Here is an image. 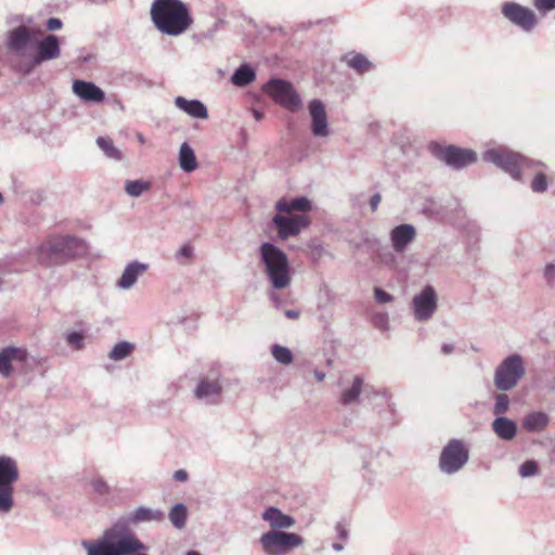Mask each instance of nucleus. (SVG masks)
<instances>
[{
  "label": "nucleus",
  "instance_id": "1",
  "mask_svg": "<svg viewBox=\"0 0 555 555\" xmlns=\"http://www.w3.org/2000/svg\"><path fill=\"white\" fill-rule=\"evenodd\" d=\"M151 18L162 34L172 37L184 34L193 24L190 9L181 0H154Z\"/></svg>",
  "mask_w": 555,
  "mask_h": 555
},
{
  "label": "nucleus",
  "instance_id": "2",
  "mask_svg": "<svg viewBox=\"0 0 555 555\" xmlns=\"http://www.w3.org/2000/svg\"><path fill=\"white\" fill-rule=\"evenodd\" d=\"M86 253L82 240L65 235L43 242L37 247V260L40 264L51 268L61 266Z\"/></svg>",
  "mask_w": 555,
  "mask_h": 555
},
{
  "label": "nucleus",
  "instance_id": "3",
  "mask_svg": "<svg viewBox=\"0 0 555 555\" xmlns=\"http://www.w3.org/2000/svg\"><path fill=\"white\" fill-rule=\"evenodd\" d=\"M259 257L272 287H287L291 283V267L286 254L273 243L264 242L259 247Z\"/></svg>",
  "mask_w": 555,
  "mask_h": 555
},
{
  "label": "nucleus",
  "instance_id": "4",
  "mask_svg": "<svg viewBox=\"0 0 555 555\" xmlns=\"http://www.w3.org/2000/svg\"><path fill=\"white\" fill-rule=\"evenodd\" d=\"M482 159L486 163L495 165L498 168L508 173L514 180L518 181L522 179L524 169L543 165L540 162L534 163L505 146L488 149L483 152Z\"/></svg>",
  "mask_w": 555,
  "mask_h": 555
},
{
  "label": "nucleus",
  "instance_id": "5",
  "mask_svg": "<svg viewBox=\"0 0 555 555\" xmlns=\"http://www.w3.org/2000/svg\"><path fill=\"white\" fill-rule=\"evenodd\" d=\"M20 478L16 461L8 455H0V513L8 514L14 506V485Z\"/></svg>",
  "mask_w": 555,
  "mask_h": 555
},
{
  "label": "nucleus",
  "instance_id": "6",
  "mask_svg": "<svg viewBox=\"0 0 555 555\" xmlns=\"http://www.w3.org/2000/svg\"><path fill=\"white\" fill-rule=\"evenodd\" d=\"M525 373L522 357L518 353L509 354L495 369L494 386L500 391H509L518 385Z\"/></svg>",
  "mask_w": 555,
  "mask_h": 555
},
{
  "label": "nucleus",
  "instance_id": "7",
  "mask_svg": "<svg viewBox=\"0 0 555 555\" xmlns=\"http://www.w3.org/2000/svg\"><path fill=\"white\" fill-rule=\"evenodd\" d=\"M469 460V449L461 439H450L442 448L438 467L444 475H454L462 470Z\"/></svg>",
  "mask_w": 555,
  "mask_h": 555
},
{
  "label": "nucleus",
  "instance_id": "8",
  "mask_svg": "<svg viewBox=\"0 0 555 555\" xmlns=\"http://www.w3.org/2000/svg\"><path fill=\"white\" fill-rule=\"evenodd\" d=\"M429 152L438 160L444 163L452 169H463L477 162V153L469 149L459 147L456 145H442L438 142H430Z\"/></svg>",
  "mask_w": 555,
  "mask_h": 555
},
{
  "label": "nucleus",
  "instance_id": "9",
  "mask_svg": "<svg viewBox=\"0 0 555 555\" xmlns=\"http://www.w3.org/2000/svg\"><path fill=\"white\" fill-rule=\"evenodd\" d=\"M259 543L266 555H285L304 544L301 535L284 530H270L263 533Z\"/></svg>",
  "mask_w": 555,
  "mask_h": 555
},
{
  "label": "nucleus",
  "instance_id": "10",
  "mask_svg": "<svg viewBox=\"0 0 555 555\" xmlns=\"http://www.w3.org/2000/svg\"><path fill=\"white\" fill-rule=\"evenodd\" d=\"M263 91L272 98L276 104L289 112H297L302 106L300 95L287 80L280 78L270 79L264 85Z\"/></svg>",
  "mask_w": 555,
  "mask_h": 555
},
{
  "label": "nucleus",
  "instance_id": "11",
  "mask_svg": "<svg viewBox=\"0 0 555 555\" xmlns=\"http://www.w3.org/2000/svg\"><path fill=\"white\" fill-rule=\"evenodd\" d=\"M501 12L505 18L512 24L521 28L526 33H530L538 24L535 13L517 2H504Z\"/></svg>",
  "mask_w": 555,
  "mask_h": 555
},
{
  "label": "nucleus",
  "instance_id": "12",
  "mask_svg": "<svg viewBox=\"0 0 555 555\" xmlns=\"http://www.w3.org/2000/svg\"><path fill=\"white\" fill-rule=\"evenodd\" d=\"M275 214L272 218V225L278 231L280 238L287 240L297 236L302 229L309 227L311 220L306 215H282Z\"/></svg>",
  "mask_w": 555,
  "mask_h": 555
},
{
  "label": "nucleus",
  "instance_id": "13",
  "mask_svg": "<svg viewBox=\"0 0 555 555\" xmlns=\"http://www.w3.org/2000/svg\"><path fill=\"white\" fill-rule=\"evenodd\" d=\"M415 320L427 321L437 310V294L431 285H426L422 292L412 299Z\"/></svg>",
  "mask_w": 555,
  "mask_h": 555
},
{
  "label": "nucleus",
  "instance_id": "14",
  "mask_svg": "<svg viewBox=\"0 0 555 555\" xmlns=\"http://www.w3.org/2000/svg\"><path fill=\"white\" fill-rule=\"evenodd\" d=\"M61 55V40L56 35L48 34L35 43L33 65L39 66L44 62L56 60Z\"/></svg>",
  "mask_w": 555,
  "mask_h": 555
},
{
  "label": "nucleus",
  "instance_id": "15",
  "mask_svg": "<svg viewBox=\"0 0 555 555\" xmlns=\"http://www.w3.org/2000/svg\"><path fill=\"white\" fill-rule=\"evenodd\" d=\"M223 387L219 382V374L212 373L211 376L201 377L194 390L196 399L205 401L208 404H217L220 401Z\"/></svg>",
  "mask_w": 555,
  "mask_h": 555
},
{
  "label": "nucleus",
  "instance_id": "16",
  "mask_svg": "<svg viewBox=\"0 0 555 555\" xmlns=\"http://www.w3.org/2000/svg\"><path fill=\"white\" fill-rule=\"evenodd\" d=\"M363 395L369 401L375 400V396H379V390L372 385L365 384L361 376H354L349 388L343 390L339 402L343 405H350L359 402L360 396Z\"/></svg>",
  "mask_w": 555,
  "mask_h": 555
},
{
  "label": "nucleus",
  "instance_id": "17",
  "mask_svg": "<svg viewBox=\"0 0 555 555\" xmlns=\"http://www.w3.org/2000/svg\"><path fill=\"white\" fill-rule=\"evenodd\" d=\"M308 109L311 117L312 134L317 138L327 137L330 134V125L323 102L314 99L309 102Z\"/></svg>",
  "mask_w": 555,
  "mask_h": 555
},
{
  "label": "nucleus",
  "instance_id": "18",
  "mask_svg": "<svg viewBox=\"0 0 555 555\" xmlns=\"http://www.w3.org/2000/svg\"><path fill=\"white\" fill-rule=\"evenodd\" d=\"M416 238V229L410 223H402L390 231V242L393 250L402 254Z\"/></svg>",
  "mask_w": 555,
  "mask_h": 555
},
{
  "label": "nucleus",
  "instance_id": "19",
  "mask_svg": "<svg viewBox=\"0 0 555 555\" xmlns=\"http://www.w3.org/2000/svg\"><path fill=\"white\" fill-rule=\"evenodd\" d=\"M34 42V33L25 25H20L8 34L7 47L12 52L20 54Z\"/></svg>",
  "mask_w": 555,
  "mask_h": 555
},
{
  "label": "nucleus",
  "instance_id": "20",
  "mask_svg": "<svg viewBox=\"0 0 555 555\" xmlns=\"http://www.w3.org/2000/svg\"><path fill=\"white\" fill-rule=\"evenodd\" d=\"M28 352L24 348L9 346L0 351V374L3 377H10L13 373L12 362H26Z\"/></svg>",
  "mask_w": 555,
  "mask_h": 555
},
{
  "label": "nucleus",
  "instance_id": "21",
  "mask_svg": "<svg viewBox=\"0 0 555 555\" xmlns=\"http://www.w3.org/2000/svg\"><path fill=\"white\" fill-rule=\"evenodd\" d=\"M73 92L86 103H102L105 100L104 91L91 81L74 80Z\"/></svg>",
  "mask_w": 555,
  "mask_h": 555
},
{
  "label": "nucleus",
  "instance_id": "22",
  "mask_svg": "<svg viewBox=\"0 0 555 555\" xmlns=\"http://www.w3.org/2000/svg\"><path fill=\"white\" fill-rule=\"evenodd\" d=\"M375 399L378 400L377 405L382 408L378 411L380 430L391 428L397 424L396 410L387 391L379 390V396H375Z\"/></svg>",
  "mask_w": 555,
  "mask_h": 555
},
{
  "label": "nucleus",
  "instance_id": "23",
  "mask_svg": "<svg viewBox=\"0 0 555 555\" xmlns=\"http://www.w3.org/2000/svg\"><path fill=\"white\" fill-rule=\"evenodd\" d=\"M262 519L268 521L271 530L288 529L295 525V519L291 515L284 514L279 507L269 506L261 515Z\"/></svg>",
  "mask_w": 555,
  "mask_h": 555
},
{
  "label": "nucleus",
  "instance_id": "24",
  "mask_svg": "<svg viewBox=\"0 0 555 555\" xmlns=\"http://www.w3.org/2000/svg\"><path fill=\"white\" fill-rule=\"evenodd\" d=\"M147 269L149 264L137 260L128 263L120 279L117 281V286L121 289L131 288L137 283L138 278L147 271Z\"/></svg>",
  "mask_w": 555,
  "mask_h": 555
},
{
  "label": "nucleus",
  "instance_id": "25",
  "mask_svg": "<svg viewBox=\"0 0 555 555\" xmlns=\"http://www.w3.org/2000/svg\"><path fill=\"white\" fill-rule=\"evenodd\" d=\"M175 104L180 111L186 113L193 118L207 119L209 117L206 105L199 100H188L183 96H177L175 99Z\"/></svg>",
  "mask_w": 555,
  "mask_h": 555
},
{
  "label": "nucleus",
  "instance_id": "26",
  "mask_svg": "<svg viewBox=\"0 0 555 555\" xmlns=\"http://www.w3.org/2000/svg\"><path fill=\"white\" fill-rule=\"evenodd\" d=\"M492 431L503 441H512L518 433L515 421L506 416L495 417L491 424Z\"/></svg>",
  "mask_w": 555,
  "mask_h": 555
},
{
  "label": "nucleus",
  "instance_id": "27",
  "mask_svg": "<svg viewBox=\"0 0 555 555\" xmlns=\"http://www.w3.org/2000/svg\"><path fill=\"white\" fill-rule=\"evenodd\" d=\"M312 208L311 202L305 196H298L291 199L281 198L275 204V209L279 212H284L288 215H293L292 212L298 211L304 215L307 211H310Z\"/></svg>",
  "mask_w": 555,
  "mask_h": 555
},
{
  "label": "nucleus",
  "instance_id": "28",
  "mask_svg": "<svg viewBox=\"0 0 555 555\" xmlns=\"http://www.w3.org/2000/svg\"><path fill=\"white\" fill-rule=\"evenodd\" d=\"M550 424V417L545 412L534 411L526 414L522 418V428L528 433H541Z\"/></svg>",
  "mask_w": 555,
  "mask_h": 555
},
{
  "label": "nucleus",
  "instance_id": "29",
  "mask_svg": "<svg viewBox=\"0 0 555 555\" xmlns=\"http://www.w3.org/2000/svg\"><path fill=\"white\" fill-rule=\"evenodd\" d=\"M343 61L359 75L365 74L373 68L372 62L364 54L359 52H351L344 55Z\"/></svg>",
  "mask_w": 555,
  "mask_h": 555
},
{
  "label": "nucleus",
  "instance_id": "30",
  "mask_svg": "<svg viewBox=\"0 0 555 555\" xmlns=\"http://www.w3.org/2000/svg\"><path fill=\"white\" fill-rule=\"evenodd\" d=\"M179 165L185 172H192L197 168V160L193 149L183 142L179 151Z\"/></svg>",
  "mask_w": 555,
  "mask_h": 555
},
{
  "label": "nucleus",
  "instance_id": "31",
  "mask_svg": "<svg viewBox=\"0 0 555 555\" xmlns=\"http://www.w3.org/2000/svg\"><path fill=\"white\" fill-rule=\"evenodd\" d=\"M256 79V73L254 68L248 64H242L238 66L232 77L231 81L236 87H246Z\"/></svg>",
  "mask_w": 555,
  "mask_h": 555
},
{
  "label": "nucleus",
  "instance_id": "32",
  "mask_svg": "<svg viewBox=\"0 0 555 555\" xmlns=\"http://www.w3.org/2000/svg\"><path fill=\"white\" fill-rule=\"evenodd\" d=\"M168 518L175 528H184L188 519V507L185 506V504H175L168 514Z\"/></svg>",
  "mask_w": 555,
  "mask_h": 555
},
{
  "label": "nucleus",
  "instance_id": "33",
  "mask_svg": "<svg viewBox=\"0 0 555 555\" xmlns=\"http://www.w3.org/2000/svg\"><path fill=\"white\" fill-rule=\"evenodd\" d=\"M132 343L122 340L117 343L108 353V358L114 361H121L128 358L134 350Z\"/></svg>",
  "mask_w": 555,
  "mask_h": 555
},
{
  "label": "nucleus",
  "instance_id": "34",
  "mask_svg": "<svg viewBox=\"0 0 555 555\" xmlns=\"http://www.w3.org/2000/svg\"><path fill=\"white\" fill-rule=\"evenodd\" d=\"M96 144L108 158L114 160H121V152L115 146L113 140L109 138L99 137L96 139Z\"/></svg>",
  "mask_w": 555,
  "mask_h": 555
},
{
  "label": "nucleus",
  "instance_id": "35",
  "mask_svg": "<svg viewBox=\"0 0 555 555\" xmlns=\"http://www.w3.org/2000/svg\"><path fill=\"white\" fill-rule=\"evenodd\" d=\"M504 392L505 391H501V392L494 393V396H493L494 404H493L492 413L495 415V417L504 416V414L509 409L511 400H509V397Z\"/></svg>",
  "mask_w": 555,
  "mask_h": 555
},
{
  "label": "nucleus",
  "instance_id": "36",
  "mask_svg": "<svg viewBox=\"0 0 555 555\" xmlns=\"http://www.w3.org/2000/svg\"><path fill=\"white\" fill-rule=\"evenodd\" d=\"M151 184L143 180H127L125 184V191L132 197H139L144 191H147Z\"/></svg>",
  "mask_w": 555,
  "mask_h": 555
},
{
  "label": "nucleus",
  "instance_id": "37",
  "mask_svg": "<svg viewBox=\"0 0 555 555\" xmlns=\"http://www.w3.org/2000/svg\"><path fill=\"white\" fill-rule=\"evenodd\" d=\"M271 352L273 358L281 364L288 365L294 360L293 353L287 347L274 344L271 347Z\"/></svg>",
  "mask_w": 555,
  "mask_h": 555
},
{
  "label": "nucleus",
  "instance_id": "38",
  "mask_svg": "<svg viewBox=\"0 0 555 555\" xmlns=\"http://www.w3.org/2000/svg\"><path fill=\"white\" fill-rule=\"evenodd\" d=\"M90 485L92 491L100 496H106L111 494V487L100 476L92 478Z\"/></svg>",
  "mask_w": 555,
  "mask_h": 555
},
{
  "label": "nucleus",
  "instance_id": "39",
  "mask_svg": "<svg viewBox=\"0 0 555 555\" xmlns=\"http://www.w3.org/2000/svg\"><path fill=\"white\" fill-rule=\"evenodd\" d=\"M548 183L547 178L543 172H538L532 182H531V190L534 193H543L547 190Z\"/></svg>",
  "mask_w": 555,
  "mask_h": 555
},
{
  "label": "nucleus",
  "instance_id": "40",
  "mask_svg": "<svg viewBox=\"0 0 555 555\" xmlns=\"http://www.w3.org/2000/svg\"><path fill=\"white\" fill-rule=\"evenodd\" d=\"M538 463L533 460H528L519 466V475L522 478L532 477L538 474Z\"/></svg>",
  "mask_w": 555,
  "mask_h": 555
},
{
  "label": "nucleus",
  "instance_id": "41",
  "mask_svg": "<svg viewBox=\"0 0 555 555\" xmlns=\"http://www.w3.org/2000/svg\"><path fill=\"white\" fill-rule=\"evenodd\" d=\"M83 338H85V335L82 332L74 331V332H70L67 334L66 341L72 347L79 350L83 347Z\"/></svg>",
  "mask_w": 555,
  "mask_h": 555
},
{
  "label": "nucleus",
  "instance_id": "42",
  "mask_svg": "<svg viewBox=\"0 0 555 555\" xmlns=\"http://www.w3.org/2000/svg\"><path fill=\"white\" fill-rule=\"evenodd\" d=\"M533 5L540 13L546 14L555 10V0H533Z\"/></svg>",
  "mask_w": 555,
  "mask_h": 555
},
{
  "label": "nucleus",
  "instance_id": "43",
  "mask_svg": "<svg viewBox=\"0 0 555 555\" xmlns=\"http://www.w3.org/2000/svg\"><path fill=\"white\" fill-rule=\"evenodd\" d=\"M374 298L379 304H387L393 300V296L380 287L374 288Z\"/></svg>",
  "mask_w": 555,
  "mask_h": 555
},
{
  "label": "nucleus",
  "instance_id": "44",
  "mask_svg": "<svg viewBox=\"0 0 555 555\" xmlns=\"http://www.w3.org/2000/svg\"><path fill=\"white\" fill-rule=\"evenodd\" d=\"M373 324L379 330H386L388 327V315L386 313L374 314Z\"/></svg>",
  "mask_w": 555,
  "mask_h": 555
},
{
  "label": "nucleus",
  "instance_id": "45",
  "mask_svg": "<svg viewBox=\"0 0 555 555\" xmlns=\"http://www.w3.org/2000/svg\"><path fill=\"white\" fill-rule=\"evenodd\" d=\"M544 278L548 285H553L555 282V264L548 263L544 268Z\"/></svg>",
  "mask_w": 555,
  "mask_h": 555
},
{
  "label": "nucleus",
  "instance_id": "46",
  "mask_svg": "<svg viewBox=\"0 0 555 555\" xmlns=\"http://www.w3.org/2000/svg\"><path fill=\"white\" fill-rule=\"evenodd\" d=\"M63 26L62 21L59 17H50L46 22V27L50 31H55L61 29Z\"/></svg>",
  "mask_w": 555,
  "mask_h": 555
},
{
  "label": "nucleus",
  "instance_id": "47",
  "mask_svg": "<svg viewBox=\"0 0 555 555\" xmlns=\"http://www.w3.org/2000/svg\"><path fill=\"white\" fill-rule=\"evenodd\" d=\"M193 256V248L190 245H183L177 253V257L191 258Z\"/></svg>",
  "mask_w": 555,
  "mask_h": 555
},
{
  "label": "nucleus",
  "instance_id": "48",
  "mask_svg": "<svg viewBox=\"0 0 555 555\" xmlns=\"http://www.w3.org/2000/svg\"><path fill=\"white\" fill-rule=\"evenodd\" d=\"M382 201V196L379 193H375L370 198V206L373 211H375Z\"/></svg>",
  "mask_w": 555,
  "mask_h": 555
},
{
  "label": "nucleus",
  "instance_id": "49",
  "mask_svg": "<svg viewBox=\"0 0 555 555\" xmlns=\"http://www.w3.org/2000/svg\"><path fill=\"white\" fill-rule=\"evenodd\" d=\"M382 261L388 266V267H392L395 266L396 263V257L392 253H387L385 255L382 256Z\"/></svg>",
  "mask_w": 555,
  "mask_h": 555
},
{
  "label": "nucleus",
  "instance_id": "50",
  "mask_svg": "<svg viewBox=\"0 0 555 555\" xmlns=\"http://www.w3.org/2000/svg\"><path fill=\"white\" fill-rule=\"evenodd\" d=\"M188 473L184 469H178L173 474V478L177 481H185L188 479Z\"/></svg>",
  "mask_w": 555,
  "mask_h": 555
},
{
  "label": "nucleus",
  "instance_id": "51",
  "mask_svg": "<svg viewBox=\"0 0 555 555\" xmlns=\"http://www.w3.org/2000/svg\"><path fill=\"white\" fill-rule=\"evenodd\" d=\"M31 65H33V57L21 67V70L24 74L28 75L37 67V66H31Z\"/></svg>",
  "mask_w": 555,
  "mask_h": 555
},
{
  "label": "nucleus",
  "instance_id": "52",
  "mask_svg": "<svg viewBox=\"0 0 555 555\" xmlns=\"http://www.w3.org/2000/svg\"><path fill=\"white\" fill-rule=\"evenodd\" d=\"M336 531H337V534H338L339 539H344V540L347 539L348 531L346 530V528L341 524H337Z\"/></svg>",
  "mask_w": 555,
  "mask_h": 555
},
{
  "label": "nucleus",
  "instance_id": "53",
  "mask_svg": "<svg viewBox=\"0 0 555 555\" xmlns=\"http://www.w3.org/2000/svg\"><path fill=\"white\" fill-rule=\"evenodd\" d=\"M454 350V346L452 344L444 343L441 346V351L443 354H450Z\"/></svg>",
  "mask_w": 555,
  "mask_h": 555
},
{
  "label": "nucleus",
  "instance_id": "54",
  "mask_svg": "<svg viewBox=\"0 0 555 555\" xmlns=\"http://www.w3.org/2000/svg\"><path fill=\"white\" fill-rule=\"evenodd\" d=\"M285 317L288 319H297L299 317V311L297 310H286Z\"/></svg>",
  "mask_w": 555,
  "mask_h": 555
},
{
  "label": "nucleus",
  "instance_id": "55",
  "mask_svg": "<svg viewBox=\"0 0 555 555\" xmlns=\"http://www.w3.org/2000/svg\"><path fill=\"white\" fill-rule=\"evenodd\" d=\"M314 376H315L318 382H323L325 379V373L322 372V371L315 370L314 371Z\"/></svg>",
  "mask_w": 555,
  "mask_h": 555
},
{
  "label": "nucleus",
  "instance_id": "56",
  "mask_svg": "<svg viewBox=\"0 0 555 555\" xmlns=\"http://www.w3.org/2000/svg\"><path fill=\"white\" fill-rule=\"evenodd\" d=\"M332 547H333V550H334V551H336V552H340V551H343V550H344V545H343L341 543H338V542L333 543V544H332Z\"/></svg>",
  "mask_w": 555,
  "mask_h": 555
},
{
  "label": "nucleus",
  "instance_id": "57",
  "mask_svg": "<svg viewBox=\"0 0 555 555\" xmlns=\"http://www.w3.org/2000/svg\"><path fill=\"white\" fill-rule=\"evenodd\" d=\"M253 114L256 120H261L263 118V114L260 111L255 109Z\"/></svg>",
  "mask_w": 555,
  "mask_h": 555
},
{
  "label": "nucleus",
  "instance_id": "58",
  "mask_svg": "<svg viewBox=\"0 0 555 555\" xmlns=\"http://www.w3.org/2000/svg\"><path fill=\"white\" fill-rule=\"evenodd\" d=\"M363 477L367 480L369 483L373 482V477L370 475L364 474Z\"/></svg>",
  "mask_w": 555,
  "mask_h": 555
},
{
  "label": "nucleus",
  "instance_id": "59",
  "mask_svg": "<svg viewBox=\"0 0 555 555\" xmlns=\"http://www.w3.org/2000/svg\"><path fill=\"white\" fill-rule=\"evenodd\" d=\"M185 555H201V553L197 551H189V552H186Z\"/></svg>",
  "mask_w": 555,
  "mask_h": 555
},
{
  "label": "nucleus",
  "instance_id": "60",
  "mask_svg": "<svg viewBox=\"0 0 555 555\" xmlns=\"http://www.w3.org/2000/svg\"><path fill=\"white\" fill-rule=\"evenodd\" d=\"M203 36L207 37V38H212L214 36V31L210 30L208 34H203Z\"/></svg>",
  "mask_w": 555,
  "mask_h": 555
},
{
  "label": "nucleus",
  "instance_id": "61",
  "mask_svg": "<svg viewBox=\"0 0 555 555\" xmlns=\"http://www.w3.org/2000/svg\"><path fill=\"white\" fill-rule=\"evenodd\" d=\"M138 140L143 143L144 142V138L141 133L138 134Z\"/></svg>",
  "mask_w": 555,
  "mask_h": 555
},
{
  "label": "nucleus",
  "instance_id": "62",
  "mask_svg": "<svg viewBox=\"0 0 555 555\" xmlns=\"http://www.w3.org/2000/svg\"><path fill=\"white\" fill-rule=\"evenodd\" d=\"M3 202V196L0 194V203Z\"/></svg>",
  "mask_w": 555,
  "mask_h": 555
}]
</instances>
